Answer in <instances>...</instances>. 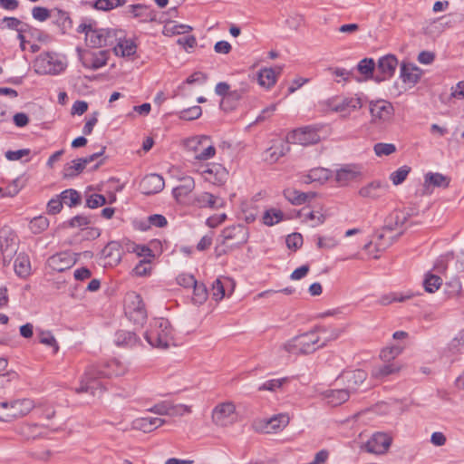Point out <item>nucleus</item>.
<instances>
[{"mask_svg": "<svg viewBox=\"0 0 464 464\" xmlns=\"http://www.w3.org/2000/svg\"><path fill=\"white\" fill-rule=\"evenodd\" d=\"M411 169L408 166H402L391 174V180L394 185L401 184L410 173Z\"/></svg>", "mask_w": 464, "mask_h": 464, "instance_id": "052dcab7", "label": "nucleus"}, {"mask_svg": "<svg viewBox=\"0 0 464 464\" xmlns=\"http://www.w3.org/2000/svg\"><path fill=\"white\" fill-rule=\"evenodd\" d=\"M246 92L247 86L246 85L231 91L227 95H226V97L222 98L220 102V108L225 111L234 110Z\"/></svg>", "mask_w": 464, "mask_h": 464, "instance_id": "5701e85b", "label": "nucleus"}, {"mask_svg": "<svg viewBox=\"0 0 464 464\" xmlns=\"http://www.w3.org/2000/svg\"><path fill=\"white\" fill-rule=\"evenodd\" d=\"M403 350V346L401 345H392L389 347H386L382 350L381 352V358L384 362H391L392 360H394L397 356H399Z\"/></svg>", "mask_w": 464, "mask_h": 464, "instance_id": "3c124183", "label": "nucleus"}, {"mask_svg": "<svg viewBox=\"0 0 464 464\" xmlns=\"http://www.w3.org/2000/svg\"><path fill=\"white\" fill-rule=\"evenodd\" d=\"M14 271L17 276L21 277H26L31 272V263L28 256L24 254H19L14 260Z\"/></svg>", "mask_w": 464, "mask_h": 464, "instance_id": "e433bc0d", "label": "nucleus"}, {"mask_svg": "<svg viewBox=\"0 0 464 464\" xmlns=\"http://www.w3.org/2000/svg\"><path fill=\"white\" fill-rule=\"evenodd\" d=\"M285 242L289 249L295 251L303 245V237L299 233H293L287 236Z\"/></svg>", "mask_w": 464, "mask_h": 464, "instance_id": "338daca9", "label": "nucleus"}, {"mask_svg": "<svg viewBox=\"0 0 464 464\" xmlns=\"http://www.w3.org/2000/svg\"><path fill=\"white\" fill-rule=\"evenodd\" d=\"M383 231L384 230L382 229V231L376 232V241H375L376 252L384 251L392 243V240L391 237H389L387 239L385 238Z\"/></svg>", "mask_w": 464, "mask_h": 464, "instance_id": "e2e57ef3", "label": "nucleus"}, {"mask_svg": "<svg viewBox=\"0 0 464 464\" xmlns=\"http://www.w3.org/2000/svg\"><path fill=\"white\" fill-rule=\"evenodd\" d=\"M126 315L136 324L142 325L147 319V311L141 296L135 293H128L124 300Z\"/></svg>", "mask_w": 464, "mask_h": 464, "instance_id": "423d86ee", "label": "nucleus"}, {"mask_svg": "<svg viewBox=\"0 0 464 464\" xmlns=\"http://www.w3.org/2000/svg\"><path fill=\"white\" fill-rule=\"evenodd\" d=\"M307 207L313 208V209L305 214L304 220L313 221V227L324 224L326 219L324 207L322 205L312 206L310 204Z\"/></svg>", "mask_w": 464, "mask_h": 464, "instance_id": "c9c22d12", "label": "nucleus"}, {"mask_svg": "<svg viewBox=\"0 0 464 464\" xmlns=\"http://www.w3.org/2000/svg\"><path fill=\"white\" fill-rule=\"evenodd\" d=\"M106 204V198L101 194H92L86 199V206L90 208H96Z\"/></svg>", "mask_w": 464, "mask_h": 464, "instance_id": "774afa93", "label": "nucleus"}, {"mask_svg": "<svg viewBox=\"0 0 464 464\" xmlns=\"http://www.w3.org/2000/svg\"><path fill=\"white\" fill-rule=\"evenodd\" d=\"M318 130L319 129L314 126L302 127L293 130L287 139L293 143L303 146L316 144L321 140Z\"/></svg>", "mask_w": 464, "mask_h": 464, "instance_id": "9b49d317", "label": "nucleus"}, {"mask_svg": "<svg viewBox=\"0 0 464 464\" xmlns=\"http://www.w3.org/2000/svg\"><path fill=\"white\" fill-rule=\"evenodd\" d=\"M76 262L77 258L75 257V255L69 251L53 255L47 260L48 266L57 272H63L70 269Z\"/></svg>", "mask_w": 464, "mask_h": 464, "instance_id": "ddd939ff", "label": "nucleus"}, {"mask_svg": "<svg viewBox=\"0 0 464 464\" xmlns=\"http://www.w3.org/2000/svg\"><path fill=\"white\" fill-rule=\"evenodd\" d=\"M24 26H27V24L16 17L5 16L0 21V29H11L19 33L20 31H24Z\"/></svg>", "mask_w": 464, "mask_h": 464, "instance_id": "37998d69", "label": "nucleus"}, {"mask_svg": "<svg viewBox=\"0 0 464 464\" xmlns=\"http://www.w3.org/2000/svg\"><path fill=\"white\" fill-rule=\"evenodd\" d=\"M51 19L58 26L62 34H65L72 26L69 14L61 9H53Z\"/></svg>", "mask_w": 464, "mask_h": 464, "instance_id": "c756f323", "label": "nucleus"}, {"mask_svg": "<svg viewBox=\"0 0 464 464\" xmlns=\"http://www.w3.org/2000/svg\"><path fill=\"white\" fill-rule=\"evenodd\" d=\"M325 343H320V337L316 331H310L287 341L282 345V349L294 355L309 354L318 348L324 347Z\"/></svg>", "mask_w": 464, "mask_h": 464, "instance_id": "f03ea898", "label": "nucleus"}, {"mask_svg": "<svg viewBox=\"0 0 464 464\" xmlns=\"http://www.w3.org/2000/svg\"><path fill=\"white\" fill-rule=\"evenodd\" d=\"M194 205L198 208H219L225 206L223 198H218L208 192H202L197 195L193 201Z\"/></svg>", "mask_w": 464, "mask_h": 464, "instance_id": "393cba45", "label": "nucleus"}, {"mask_svg": "<svg viewBox=\"0 0 464 464\" xmlns=\"http://www.w3.org/2000/svg\"><path fill=\"white\" fill-rule=\"evenodd\" d=\"M122 248L119 242L111 241L102 250L101 256L104 259V266H114L121 259Z\"/></svg>", "mask_w": 464, "mask_h": 464, "instance_id": "aec40b11", "label": "nucleus"}, {"mask_svg": "<svg viewBox=\"0 0 464 464\" xmlns=\"http://www.w3.org/2000/svg\"><path fill=\"white\" fill-rule=\"evenodd\" d=\"M442 285V279L436 275L428 273L423 281L424 288L429 293H434Z\"/></svg>", "mask_w": 464, "mask_h": 464, "instance_id": "49530a36", "label": "nucleus"}, {"mask_svg": "<svg viewBox=\"0 0 464 464\" xmlns=\"http://www.w3.org/2000/svg\"><path fill=\"white\" fill-rule=\"evenodd\" d=\"M358 176V172L350 169L343 168L336 172L335 179L342 186L346 185L348 182L355 179Z\"/></svg>", "mask_w": 464, "mask_h": 464, "instance_id": "c03bdc74", "label": "nucleus"}, {"mask_svg": "<svg viewBox=\"0 0 464 464\" xmlns=\"http://www.w3.org/2000/svg\"><path fill=\"white\" fill-rule=\"evenodd\" d=\"M375 154L379 157L388 156L396 151V147L392 143H376L373 147Z\"/></svg>", "mask_w": 464, "mask_h": 464, "instance_id": "680f3d73", "label": "nucleus"}, {"mask_svg": "<svg viewBox=\"0 0 464 464\" xmlns=\"http://www.w3.org/2000/svg\"><path fill=\"white\" fill-rule=\"evenodd\" d=\"M202 114V109L200 106H192L188 109L182 110L179 112V119L185 121H192L199 118Z\"/></svg>", "mask_w": 464, "mask_h": 464, "instance_id": "4d7b16f0", "label": "nucleus"}, {"mask_svg": "<svg viewBox=\"0 0 464 464\" xmlns=\"http://www.w3.org/2000/svg\"><path fill=\"white\" fill-rule=\"evenodd\" d=\"M63 203L70 208L75 207L81 203V195L80 193L72 188L65 189L60 194Z\"/></svg>", "mask_w": 464, "mask_h": 464, "instance_id": "a19ab883", "label": "nucleus"}, {"mask_svg": "<svg viewBox=\"0 0 464 464\" xmlns=\"http://www.w3.org/2000/svg\"><path fill=\"white\" fill-rule=\"evenodd\" d=\"M138 342L136 334L125 330H120L115 334V343L117 345L132 346Z\"/></svg>", "mask_w": 464, "mask_h": 464, "instance_id": "58836bf2", "label": "nucleus"}, {"mask_svg": "<svg viewBox=\"0 0 464 464\" xmlns=\"http://www.w3.org/2000/svg\"><path fill=\"white\" fill-rule=\"evenodd\" d=\"M392 439L384 432H376L365 443L363 448L367 452L374 454H384L389 450Z\"/></svg>", "mask_w": 464, "mask_h": 464, "instance_id": "4468645a", "label": "nucleus"}, {"mask_svg": "<svg viewBox=\"0 0 464 464\" xmlns=\"http://www.w3.org/2000/svg\"><path fill=\"white\" fill-rule=\"evenodd\" d=\"M77 31L85 34L86 44L92 48L112 46L118 40L115 30L98 29L96 23H82L78 26Z\"/></svg>", "mask_w": 464, "mask_h": 464, "instance_id": "f257e3e1", "label": "nucleus"}, {"mask_svg": "<svg viewBox=\"0 0 464 464\" xmlns=\"http://www.w3.org/2000/svg\"><path fill=\"white\" fill-rule=\"evenodd\" d=\"M410 216L404 209H394L386 218L383 230L392 231L402 227Z\"/></svg>", "mask_w": 464, "mask_h": 464, "instance_id": "4be33fe9", "label": "nucleus"}, {"mask_svg": "<svg viewBox=\"0 0 464 464\" xmlns=\"http://www.w3.org/2000/svg\"><path fill=\"white\" fill-rule=\"evenodd\" d=\"M329 111L340 113L342 117L346 118L352 112L361 109L363 105L362 99L358 95L345 98H335L326 102Z\"/></svg>", "mask_w": 464, "mask_h": 464, "instance_id": "1a4fd4ad", "label": "nucleus"}, {"mask_svg": "<svg viewBox=\"0 0 464 464\" xmlns=\"http://www.w3.org/2000/svg\"><path fill=\"white\" fill-rule=\"evenodd\" d=\"M285 198L293 205L299 206L304 203L311 204L312 200L316 197L314 192H302L295 188H285L284 190Z\"/></svg>", "mask_w": 464, "mask_h": 464, "instance_id": "b1692460", "label": "nucleus"}, {"mask_svg": "<svg viewBox=\"0 0 464 464\" xmlns=\"http://www.w3.org/2000/svg\"><path fill=\"white\" fill-rule=\"evenodd\" d=\"M288 378L272 379L265 382L258 387L259 392H276L280 390L284 384L288 382Z\"/></svg>", "mask_w": 464, "mask_h": 464, "instance_id": "79ce46f5", "label": "nucleus"}, {"mask_svg": "<svg viewBox=\"0 0 464 464\" xmlns=\"http://www.w3.org/2000/svg\"><path fill=\"white\" fill-rule=\"evenodd\" d=\"M375 69V63L372 58L362 59L357 65L359 72L365 77H371Z\"/></svg>", "mask_w": 464, "mask_h": 464, "instance_id": "603ef678", "label": "nucleus"}, {"mask_svg": "<svg viewBox=\"0 0 464 464\" xmlns=\"http://www.w3.org/2000/svg\"><path fill=\"white\" fill-rule=\"evenodd\" d=\"M165 420L160 418H138L131 422L133 430H141L145 433L151 432L157 428L162 426Z\"/></svg>", "mask_w": 464, "mask_h": 464, "instance_id": "a878e982", "label": "nucleus"}, {"mask_svg": "<svg viewBox=\"0 0 464 464\" xmlns=\"http://www.w3.org/2000/svg\"><path fill=\"white\" fill-rule=\"evenodd\" d=\"M449 348L453 353H464V329L450 341Z\"/></svg>", "mask_w": 464, "mask_h": 464, "instance_id": "bf43d9fd", "label": "nucleus"}, {"mask_svg": "<svg viewBox=\"0 0 464 464\" xmlns=\"http://www.w3.org/2000/svg\"><path fill=\"white\" fill-rule=\"evenodd\" d=\"M164 185V179L160 175L150 174L142 179L140 183V188L143 194L151 195L160 192Z\"/></svg>", "mask_w": 464, "mask_h": 464, "instance_id": "412c9836", "label": "nucleus"}, {"mask_svg": "<svg viewBox=\"0 0 464 464\" xmlns=\"http://www.w3.org/2000/svg\"><path fill=\"white\" fill-rule=\"evenodd\" d=\"M182 184L173 189V196L177 200H181L187 197L195 188L194 179L190 177L183 178Z\"/></svg>", "mask_w": 464, "mask_h": 464, "instance_id": "f704fd0d", "label": "nucleus"}, {"mask_svg": "<svg viewBox=\"0 0 464 464\" xmlns=\"http://www.w3.org/2000/svg\"><path fill=\"white\" fill-rule=\"evenodd\" d=\"M398 60L393 54H387L379 59L377 63V74L375 80L382 82L390 79L395 72Z\"/></svg>", "mask_w": 464, "mask_h": 464, "instance_id": "2eb2a0df", "label": "nucleus"}, {"mask_svg": "<svg viewBox=\"0 0 464 464\" xmlns=\"http://www.w3.org/2000/svg\"><path fill=\"white\" fill-rule=\"evenodd\" d=\"M387 186L380 181H372L362 187L358 193L361 197L371 199H377L382 197L386 192Z\"/></svg>", "mask_w": 464, "mask_h": 464, "instance_id": "cd10ccee", "label": "nucleus"}, {"mask_svg": "<svg viewBox=\"0 0 464 464\" xmlns=\"http://www.w3.org/2000/svg\"><path fill=\"white\" fill-rule=\"evenodd\" d=\"M370 112L373 121H388L393 114L394 109L391 102L387 101H376L370 102Z\"/></svg>", "mask_w": 464, "mask_h": 464, "instance_id": "dca6fc26", "label": "nucleus"}, {"mask_svg": "<svg viewBox=\"0 0 464 464\" xmlns=\"http://www.w3.org/2000/svg\"><path fill=\"white\" fill-rule=\"evenodd\" d=\"M289 422L288 416L285 414H279L274 416L266 420V429L270 428V430H277L281 427H285Z\"/></svg>", "mask_w": 464, "mask_h": 464, "instance_id": "864d4df0", "label": "nucleus"}, {"mask_svg": "<svg viewBox=\"0 0 464 464\" xmlns=\"http://www.w3.org/2000/svg\"><path fill=\"white\" fill-rule=\"evenodd\" d=\"M145 339L152 347L168 348L172 341L169 322L163 318L153 319L150 324V329L145 333Z\"/></svg>", "mask_w": 464, "mask_h": 464, "instance_id": "7ed1b4c3", "label": "nucleus"}, {"mask_svg": "<svg viewBox=\"0 0 464 464\" xmlns=\"http://www.w3.org/2000/svg\"><path fill=\"white\" fill-rule=\"evenodd\" d=\"M222 244L229 250L245 245L249 237L248 228L243 225H233L222 230Z\"/></svg>", "mask_w": 464, "mask_h": 464, "instance_id": "0eeeda50", "label": "nucleus"}, {"mask_svg": "<svg viewBox=\"0 0 464 464\" xmlns=\"http://www.w3.org/2000/svg\"><path fill=\"white\" fill-rule=\"evenodd\" d=\"M16 250V244L14 242L12 241L11 244H8L7 239H5V242H1V251L5 265L10 263Z\"/></svg>", "mask_w": 464, "mask_h": 464, "instance_id": "09e8293b", "label": "nucleus"}, {"mask_svg": "<svg viewBox=\"0 0 464 464\" xmlns=\"http://www.w3.org/2000/svg\"><path fill=\"white\" fill-rule=\"evenodd\" d=\"M421 70L413 63H402L400 76L404 83L414 85L421 76Z\"/></svg>", "mask_w": 464, "mask_h": 464, "instance_id": "bb28decb", "label": "nucleus"}, {"mask_svg": "<svg viewBox=\"0 0 464 464\" xmlns=\"http://www.w3.org/2000/svg\"><path fill=\"white\" fill-rule=\"evenodd\" d=\"M49 222L44 217L34 218L30 223V228L34 233H41L48 227Z\"/></svg>", "mask_w": 464, "mask_h": 464, "instance_id": "0e129e2a", "label": "nucleus"}, {"mask_svg": "<svg viewBox=\"0 0 464 464\" xmlns=\"http://www.w3.org/2000/svg\"><path fill=\"white\" fill-rule=\"evenodd\" d=\"M53 13V9L49 10L46 7L43 6H34L32 10L33 17L40 22H44L48 18H51Z\"/></svg>", "mask_w": 464, "mask_h": 464, "instance_id": "69168bd1", "label": "nucleus"}, {"mask_svg": "<svg viewBox=\"0 0 464 464\" xmlns=\"http://www.w3.org/2000/svg\"><path fill=\"white\" fill-rule=\"evenodd\" d=\"M446 294L449 297L459 296L462 291V285L459 279L454 278L446 283Z\"/></svg>", "mask_w": 464, "mask_h": 464, "instance_id": "13d9d810", "label": "nucleus"}, {"mask_svg": "<svg viewBox=\"0 0 464 464\" xmlns=\"http://www.w3.org/2000/svg\"><path fill=\"white\" fill-rule=\"evenodd\" d=\"M129 9L130 14H131L133 17H141L142 22L154 20V17L150 14H147L148 7L145 5H130Z\"/></svg>", "mask_w": 464, "mask_h": 464, "instance_id": "a18cd8bd", "label": "nucleus"}, {"mask_svg": "<svg viewBox=\"0 0 464 464\" xmlns=\"http://www.w3.org/2000/svg\"><path fill=\"white\" fill-rule=\"evenodd\" d=\"M349 397V391L345 389L330 390L325 392V399L327 400V403L333 407L339 406L345 402L348 401Z\"/></svg>", "mask_w": 464, "mask_h": 464, "instance_id": "72a5a7b5", "label": "nucleus"}, {"mask_svg": "<svg viewBox=\"0 0 464 464\" xmlns=\"http://www.w3.org/2000/svg\"><path fill=\"white\" fill-rule=\"evenodd\" d=\"M98 367L102 371L100 373L107 378L121 376L127 371L126 366L118 360H111L102 365H98Z\"/></svg>", "mask_w": 464, "mask_h": 464, "instance_id": "c85d7f7f", "label": "nucleus"}, {"mask_svg": "<svg viewBox=\"0 0 464 464\" xmlns=\"http://www.w3.org/2000/svg\"><path fill=\"white\" fill-rule=\"evenodd\" d=\"M78 53L82 65L92 70H97L106 65L110 55L109 50L92 52L78 49Z\"/></svg>", "mask_w": 464, "mask_h": 464, "instance_id": "9d476101", "label": "nucleus"}, {"mask_svg": "<svg viewBox=\"0 0 464 464\" xmlns=\"http://www.w3.org/2000/svg\"><path fill=\"white\" fill-rule=\"evenodd\" d=\"M113 46V51L116 55L122 57H129L136 53L137 46L131 40L121 39L118 37L117 42Z\"/></svg>", "mask_w": 464, "mask_h": 464, "instance_id": "2f4dec72", "label": "nucleus"}, {"mask_svg": "<svg viewBox=\"0 0 464 464\" xmlns=\"http://www.w3.org/2000/svg\"><path fill=\"white\" fill-rule=\"evenodd\" d=\"M192 302L195 304H202L208 299V289L203 283L197 282L193 286Z\"/></svg>", "mask_w": 464, "mask_h": 464, "instance_id": "ea45409f", "label": "nucleus"}, {"mask_svg": "<svg viewBox=\"0 0 464 464\" xmlns=\"http://www.w3.org/2000/svg\"><path fill=\"white\" fill-rule=\"evenodd\" d=\"M332 176L331 170L324 168H314L309 171V173L304 177V182L306 184L317 182L324 184Z\"/></svg>", "mask_w": 464, "mask_h": 464, "instance_id": "473e14b6", "label": "nucleus"}, {"mask_svg": "<svg viewBox=\"0 0 464 464\" xmlns=\"http://www.w3.org/2000/svg\"><path fill=\"white\" fill-rule=\"evenodd\" d=\"M282 68H264L258 72V82L261 86L266 88L272 87L276 82L278 74L281 73Z\"/></svg>", "mask_w": 464, "mask_h": 464, "instance_id": "7c9ffc66", "label": "nucleus"}, {"mask_svg": "<svg viewBox=\"0 0 464 464\" xmlns=\"http://www.w3.org/2000/svg\"><path fill=\"white\" fill-rule=\"evenodd\" d=\"M102 372L98 365L87 367L81 379L80 386L75 389V392L77 393L89 392L93 396L101 395L105 390L101 379L107 378L100 373Z\"/></svg>", "mask_w": 464, "mask_h": 464, "instance_id": "20e7f679", "label": "nucleus"}, {"mask_svg": "<svg viewBox=\"0 0 464 464\" xmlns=\"http://www.w3.org/2000/svg\"><path fill=\"white\" fill-rule=\"evenodd\" d=\"M34 68L37 74H58L65 69V63L57 53L46 52L35 59Z\"/></svg>", "mask_w": 464, "mask_h": 464, "instance_id": "39448f33", "label": "nucleus"}, {"mask_svg": "<svg viewBox=\"0 0 464 464\" xmlns=\"http://www.w3.org/2000/svg\"><path fill=\"white\" fill-rule=\"evenodd\" d=\"M283 212L276 209H268L264 213L263 222L266 226H273L283 219Z\"/></svg>", "mask_w": 464, "mask_h": 464, "instance_id": "8fccbe9b", "label": "nucleus"}, {"mask_svg": "<svg viewBox=\"0 0 464 464\" xmlns=\"http://www.w3.org/2000/svg\"><path fill=\"white\" fill-rule=\"evenodd\" d=\"M213 423L221 428L228 427L237 421L236 405L233 401L217 404L211 414Z\"/></svg>", "mask_w": 464, "mask_h": 464, "instance_id": "6e6552de", "label": "nucleus"}, {"mask_svg": "<svg viewBox=\"0 0 464 464\" xmlns=\"http://www.w3.org/2000/svg\"><path fill=\"white\" fill-rule=\"evenodd\" d=\"M106 150V147H102L99 152L93 153L85 158H80L77 160H72L70 163L64 166L63 168V177L64 178H73L78 176L80 173L83 171L86 166L97 160L101 157Z\"/></svg>", "mask_w": 464, "mask_h": 464, "instance_id": "f8f14e48", "label": "nucleus"}, {"mask_svg": "<svg viewBox=\"0 0 464 464\" xmlns=\"http://www.w3.org/2000/svg\"><path fill=\"white\" fill-rule=\"evenodd\" d=\"M366 379L367 372L362 369L344 371L338 377V380L343 381L346 384L345 390H348L349 393L356 392Z\"/></svg>", "mask_w": 464, "mask_h": 464, "instance_id": "a211bd4d", "label": "nucleus"}, {"mask_svg": "<svg viewBox=\"0 0 464 464\" xmlns=\"http://www.w3.org/2000/svg\"><path fill=\"white\" fill-rule=\"evenodd\" d=\"M127 3V0H96L94 7L98 10L110 11L118 6H122Z\"/></svg>", "mask_w": 464, "mask_h": 464, "instance_id": "de8ad7c7", "label": "nucleus"}, {"mask_svg": "<svg viewBox=\"0 0 464 464\" xmlns=\"http://www.w3.org/2000/svg\"><path fill=\"white\" fill-rule=\"evenodd\" d=\"M372 370V375L375 378H383L391 374L397 373L401 370V365L396 362H390Z\"/></svg>", "mask_w": 464, "mask_h": 464, "instance_id": "4c0bfd02", "label": "nucleus"}, {"mask_svg": "<svg viewBox=\"0 0 464 464\" xmlns=\"http://www.w3.org/2000/svg\"><path fill=\"white\" fill-rule=\"evenodd\" d=\"M38 424H24L20 427L19 433L26 440H34L40 435Z\"/></svg>", "mask_w": 464, "mask_h": 464, "instance_id": "5fc2aeb1", "label": "nucleus"}, {"mask_svg": "<svg viewBox=\"0 0 464 464\" xmlns=\"http://www.w3.org/2000/svg\"><path fill=\"white\" fill-rule=\"evenodd\" d=\"M39 341L41 343L51 346L53 348V353H57L59 350V345L50 331H40L39 332Z\"/></svg>", "mask_w": 464, "mask_h": 464, "instance_id": "6e6d98bb", "label": "nucleus"}, {"mask_svg": "<svg viewBox=\"0 0 464 464\" xmlns=\"http://www.w3.org/2000/svg\"><path fill=\"white\" fill-rule=\"evenodd\" d=\"M10 414L5 415L6 419L12 420L26 416L36 407L34 401L29 398L18 399L8 402Z\"/></svg>", "mask_w": 464, "mask_h": 464, "instance_id": "f3484780", "label": "nucleus"}, {"mask_svg": "<svg viewBox=\"0 0 464 464\" xmlns=\"http://www.w3.org/2000/svg\"><path fill=\"white\" fill-rule=\"evenodd\" d=\"M450 178L441 173L429 172L424 177L422 195H430L432 190L430 188H443L450 186Z\"/></svg>", "mask_w": 464, "mask_h": 464, "instance_id": "6ab92c4d", "label": "nucleus"}]
</instances>
